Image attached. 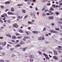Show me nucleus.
I'll return each instance as SVG.
<instances>
[{"label": "nucleus", "mask_w": 62, "mask_h": 62, "mask_svg": "<svg viewBox=\"0 0 62 62\" xmlns=\"http://www.w3.org/2000/svg\"><path fill=\"white\" fill-rule=\"evenodd\" d=\"M51 5V3H49L48 4H47V6H50V5Z\"/></svg>", "instance_id": "7c9ffc66"}, {"label": "nucleus", "mask_w": 62, "mask_h": 62, "mask_svg": "<svg viewBox=\"0 0 62 62\" xmlns=\"http://www.w3.org/2000/svg\"><path fill=\"white\" fill-rule=\"evenodd\" d=\"M45 12H46V11H49V10H47V9H45Z\"/></svg>", "instance_id": "c85d7f7f"}, {"label": "nucleus", "mask_w": 62, "mask_h": 62, "mask_svg": "<svg viewBox=\"0 0 62 62\" xmlns=\"http://www.w3.org/2000/svg\"><path fill=\"white\" fill-rule=\"evenodd\" d=\"M49 19L50 20H53L54 19V16H50L48 17Z\"/></svg>", "instance_id": "6e6552de"}, {"label": "nucleus", "mask_w": 62, "mask_h": 62, "mask_svg": "<svg viewBox=\"0 0 62 62\" xmlns=\"http://www.w3.org/2000/svg\"><path fill=\"white\" fill-rule=\"evenodd\" d=\"M22 43H23V41H21L20 43V44H21V45H22Z\"/></svg>", "instance_id": "3c124183"}, {"label": "nucleus", "mask_w": 62, "mask_h": 62, "mask_svg": "<svg viewBox=\"0 0 62 62\" xmlns=\"http://www.w3.org/2000/svg\"><path fill=\"white\" fill-rule=\"evenodd\" d=\"M58 23L59 24H62V21H59L58 22Z\"/></svg>", "instance_id": "dca6fc26"}, {"label": "nucleus", "mask_w": 62, "mask_h": 62, "mask_svg": "<svg viewBox=\"0 0 62 62\" xmlns=\"http://www.w3.org/2000/svg\"><path fill=\"white\" fill-rule=\"evenodd\" d=\"M11 41L12 42H15V40H12Z\"/></svg>", "instance_id": "37998d69"}, {"label": "nucleus", "mask_w": 62, "mask_h": 62, "mask_svg": "<svg viewBox=\"0 0 62 62\" xmlns=\"http://www.w3.org/2000/svg\"><path fill=\"white\" fill-rule=\"evenodd\" d=\"M58 52H59L60 53H61V51L60 50H58Z\"/></svg>", "instance_id": "4d7b16f0"}, {"label": "nucleus", "mask_w": 62, "mask_h": 62, "mask_svg": "<svg viewBox=\"0 0 62 62\" xmlns=\"http://www.w3.org/2000/svg\"><path fill=\"white\" fill-rule=\"evenodd\" d=\"M3 37H0V39H3Z\"/></svg>", "instance_id": "49530a36"}, {"label": "nucleus", "mask_w": 62, "mask_h": 62, "mask_svg": "<svg viewBox=\"0 0 62 62\" xmlns=\"http://www.w3.org/2000/svg\"><path fill=\"white\" fill-rule=\"evenodd\" d=\"M9 34H7L6 35V36H7V37H8L9 36Z\"/></svg>", "instance_id": "0e129e2a"}, {"label": "nucleus", "mask_w": 62, "mask_h": 62, "mask_svg": "<svg viewBox=\"0 0 62 62\" xmlns=\"http://www.w3.org/2000/svg\"><path fill=\"white\" fill-rule=\"evenodd\" d=\"M32 32L34 34H38V33H39L38 32L36 31H33Z\"/></svg>", "instance_id": "4468645a"}, {"label": "nucleus", "mask_w": 62, "mask_h": 62, "mask_svg": "<svg viewBox=\"0 0 62 62\" xmlns=\"http://www.w3.org/2000/svg\"><path fill=\"white\" fill-rule=\"evenodd\" d=\"M17 6H21V4H19L17 5Z\"/></svg>", "instance_id": "603ef678"}, {"label": "nucleus", "mask_w": 62, "mask_h": 62, "mask_svg": "<svg viewBox=\"0 0 62 62\" xmlns=\"http://www.w3.org/2000/svg\"><path fill=\"white\" fill-rule=\"evenodd\" d=\"M61 29H62V26H61L60 27Z\"/></svg>", "instance_id": "774afa93"}, {"label": "nucleus", "mask_w": 62, "mask_h": 62, "mask_svg": "<svg viewBox=\"0 0 62 62\" xmlns=\"http://www.w3.org/2000/svg\"><path fill=\"white\" fill-rule=\"evenodd\" d=\"M45 57L46 59H49V60L50 59V58L48 57V56H45Z\"/></svg>", "instance_id": "aec40b11"}, {"label": "nucleus", "mask_w": 62, "mask_h": 62, "mask_svg": "<svg viewBox=\"0 0 62 62\" xmlns=\"http://www.w3.org/2000/svg\"><path fill=\"white\" fill-rule=\"evenodd\" d=\"M16 36H19V35H20V34H19L18 33H16Z\"/></svg>", "instance_id": "58836bf2"}, {"label": "nucleus", "mask_w": 62, "mask_h": 62, "mask_svg": "<svg viewBox=\"0 0 62 62\" xmlns=\"http://www.w3.org/2000/svg\"><path fill=\"white\" fill-rule=\"evenodd\" d=\"M14 48H11V50H12V51H13L14 50Z\"/></svg>", "instance_id": "8fccbe9b"}, {"label": "nucleus", "mask_w": 62, "mask_h": 62, "mask_svg": "<svg viewBox=\"0 0 62 62\" xmlns=\"http://www.w3.org/2000/svg\"><path fill=\"white\" fill-rule=\"evenodd\" d=\"M45 10V8H43V9H42V10Z\"/></svg>", "instance_id": "5fc2aeb1"}, {"label": "nucleus", "mask_w": 62, "mask_h": 62, "mask_svg": "<svg viewBox=\"0 0 62 62\" xmlns=\"http://www.w3.org/2000/svg\"><path fill=\"white\" fill-rule=\"evenodd\" d=\"M2 46H5L6 45V42H4L2 43Z\"/></svg>", "instance_id": "39448f33"}, {"label": "nucleus", "mask_w": 62, "mask_h": 62, "mask_svg": "<svg viewBox=\"0 0 62 62\" xmlns=\"http://www.w3.org/2000/svg\"><path fill=\"white\" fill-rule=\"evenodd\" d=\"M50 10L51 11V10H54V9L53 7H51L50 9Z\"/></svg>", "instance_id": "5701e85b"}, {"label": "nucleus", "mask_w": 62, "mask_h": 62, "mask_svg": "<svg viewBox=\"0 0 62 62\" xmlns=\"http://www.w3.org/2000/svg\"><path fill=\"white\" fill-rule=\"evenodd\" d=\"M4 15L5 16H6V17H7V14H6V13H4Z\"/></svg>", "instance_id": "de8ad7c7"}, {"label": "nucleus", "mask_w": 62, "mask_h": 62, "mask_svg": "<svg viewBox=\"0 0 62 62\" xmlns=\"http://www.w3.org/2000/svg\"><path fill=\"white\" fill-rule=\"evenodd\" d=\"M42 40H43H43H44V39H45V38H44V37H43L42 38Z\"/></svg>", "instance_id": "79ce46f5"}, {"label": "nucleus", "mask_w": 62, "mask_h": 62, "mask_svg": "<svg viewBox=\"0 0 62 62\" xmlns=\"http://www.w3.org/2000/svg\"><path fill=\"white\" fill-rule=\"evenodd\" d=\"M55 30H59V28H55Z\"/></svg>", "instance_id": "72a5a7b5"}, {"label": "nucleus", "mask_w": 62, "mask_h": 62, "mask_svg": "<svg viewBox=\"0 0 62 62\" xmlns=\"http://www.w3.org/2000/svg\"><path fill=\"white\" fill-rule=\"evenodd\" d=\"M31 16H32V17H33L34 18H35V19H36L37 18V17L36 16H35V14H31Z\"/></svg>", "instance_id": "20e7f679"}, {"label": "nucleus", "mask_w": 62, "mask_h": 62, "mask_svg": "<svg viewBox=\"0 0 62 62\" xmlns=\"http://www.w3.org/2000/svg\"><path fill=\"white\" fill-rule=\"evenodd\" d=\"M58 47L60 48V50H62V49L61 48L62 47H61V46H59Z\"/></svg>", "instance_id": "c756f323"}, {"label": "nucleus", "mask_w": 62, "mask_h": 62, "mask_svg": "<svg viewBox=\"0 0 62 62\" xmlns=\"http://www.w3.org/2000/svg\"><path fill=\"white\" fill-rule=\"evenodd\" d=\"M4 61L3 60H1L0 61V62H3Z\"/></svg>", "instance_id": "e433bc0d"}, {"label": "nucleus", "mask_w": 62, "mask_h": 62, "mask_svg": "<svg viewBox=\"0 0 62 62\" xmlns=\"http://www.w3.org/2000/svg\"><path fill=\"white\" fill-rule=\"evenodd\" d=\"M23 40H24V41H26V39H25V38H23Z\"/></svg>", "instance_id": "864d4df0"}, {"label": "nucleus", "mask_w": 62, "mask_h": 62, "mask_svg": "<svg viewBox=\"0 0 62 62\" xmlns=\"http://www.w3.org/2000/svg\"><path fill=\"white\" fill-rule=\"evenodd\" d=\"M17 18H18V19H22V18H23V16H17Z\"/></svg>", "instance_id": "f8f14e48"}, {"label": "nucleus", "mask_w": 62, "mask_h": 62, "mask_svg": "<svg viewBox=\"0 0 62 62\" xmlns=\"http://www.w3.org/2000/svg\"><path fill=\"white\" fill-rule=\"evenodd\" d=\"M10 2L9 1H7L5 2V4L6 5H7V4L8 5V4H10Z\"/></svg>", "instance_id": "ddd939ff"}, {"label": "nucleus", "mask_w": 62, "mask_h": 62, "mask_svg": "<svg viewBox=\"0 0 62 62\" xmlns=\"http://www.w3.org/2000/svg\"><path fill=\"white\" fill-rule=\"evenodd\" d=\"M24 38L25 39H29L30 38V37H24Z\"/></svg>", "instance_id": "393cba45"}, {"label": "nucleus", "mask_w": 62, "mask_h": 62, "mask_svg": "<svg viewBox=\"0 0 62 62\" xmlns=\"http://www.w3.org/2000/svg\"><path fill=\"white\" fill-rule=\"evenodd\" d=\"M1 8H4V6H1V7H0Z\"/></svg>", "instance_id": "c9c22d12"}, {"label": "nucleus", "mask_w": 62, "mask_h": 62, "mask_svg": "<svg viewBox=\"0 0 62 62\" xmlns=\"http://www.w3.org/2000/svg\"><path fill=\"white\" fill-rule=\"evenodd\" d=\"M54 54L55 55H57V52L56 50H54L53 51Z\"/></svg>", "instance_id": "f03ea898"}, {"label": "nucleus", "mask_w": 62, "mask_h": 62, "mask_svg": "<svg viewBox=\"0 0 62 62\" xmlns=\"http://www.w3.org/2000/svg\"><path fill=\"white\" fill-rule=\"evenodd\" d=\"M55 13L56 14V15H58V14H60V13H59V12H56Z\"/></svg>", "instance_id": "b1692460"}, {"label": "nucleus", "mask_w": 62, "mask_h": 62, "mask_svg": "<svg viewBox=\"0 0 62 62\" xmlns=\"http://www.w3.org/2000/svg\"><path fill=\"white\" fill-rule=\"evenodd\" d=\"M2 49H3V48H2V47L0 46V50H2Z\"/></svg>", "instance_id": "a18cd8bd"}, {"label": "nucleus", "mask_w": 62, "mask_h": 62, "mask_svg": "<svg viewBox=\"0 0 62 62\" xmlns=\"http://www.w3.org/2000/svg\"><path fill=\"white\" fill-rule=\"evenodd\" d=\"M52 6L54 8H55V5H52Z\"/></svg>", "instance_id": "a878e982"}, {"label": "nucleus", "mask_w": 62, "mask_h": 62, "mask_svg": "<svg viewBox=\"0 0 62 62\" xmlns=\"http://www.w3.org/2000/svg\"><path fill=\"white\" fill-rule=\"evenodd\" d=\"M38 52L39 54H42V52L39 51Z\"/></svg>", "instance_id": "cd10ccee"}, {"label": "nucleus", "mask_w": 62, "mask_h": 62, "mask_svg": "<svg viewBox=\"0 0 62 62\" xmlns=\"http://www.w3.org/2000/svg\"><path fill=\"white\" fill-rule=\"evenodd\" d=\"M53 58L55 60H58V59L57 57L56 56H53Z\"/></svg>", "instance_id": "423d86ee"}, {"label": "nucleus", "mask_w": 62, "mask_h": 62, "mask_svg": "<svg viewBox=\"0 0 62 62\" xmlns=\"http://www.w3.org/2000/svg\"><path fill=\"white\" fill-rule=\"evenodd\" d=\"M46 14H45L43 12L42 13V16L43 17H44V16H46Z\"/></svg>", "instance_id": "2eb2a0df"}, {"label": "nucleus", "mask_w": 62, "mask_h": 62, "mask_svg": "<svg viewBox=\"0 0 62 62\" xmlns=\"http://www.w3.org/2000/svg\"><path fill=\"white\" fill-rule=\"evenodd\" d=\"M16 46H17V47H19V46H21V45L20 44L17 45H16Z\"/></svg>", "instance_id": "f704fd0d"}, {"label": "nucleus", "mask_w": 62, "mask_h": 62, "mask_svg": "<svg viewBox=\"0 0 62 62\" xmlns=\"http://www.w3.org/2000/svg\"><path fill=\"white\" fill-rule=\"evenodd\" d=\"M57 50H60V48H58V47H57Z\"/></svg>", "instance_id": "09e8293b"}, {"label": "nucleus", "mask_w": 62, "mask_h": 62, "mask_svg": "<svg viewBox=\"0 0 62 62\" xmlns=\"http://www.w3.org/2000/svg\"><path fill=\"white\" fill-rule=\"evenodd\" d=\"M42 38H41V37H39L38 39V40H42Z\"/></svg>", "instance_id": "4be33fe9"}, {"label": "nucleus", "mask_w": 62, "mask_h": 62, "mask_svg": "<svg viewBox=\"0 0 62 62\" xmlns=\"http://www.w3.org/2000/svg\"><path fill=\"white\" fill-rule=\"evenodd\" d=\"M13 26L14 27H16V28H18V24L16 23H15L13 24Z\"/></svg>", "instance_id": "f257e3e1"}, {"label": "nucleus", "mask_w": 62, "mask_h": 62, "mask_svg": "<svg viewBox=\"0 0 62 62\" xmlns=\"http://www.w3.org/2000/svg\"><path fill=\"white\" fill-rule=\"evenodd\" d=\"M25 32L27 34V35H29V33H28V32L26 31H25Z\"/></svg>", "instance_id": "473e14b6"}, {"label": "nucleus", "mask_w": 62, "mask_h": 62, "mask_svg": "<svg viewBox=\"0 0 62 62\" xmlns=\"http://www.w3.org/2000/svg\"><path fill=\"white\" fill-rule=\"evenodd\" d=\"M1 17H2V18H3V17H4V16H3V15H2Z\"/></svg>", "instance_id": "13d9d810"}, {"label": "nucleus", "mask_w": 62, "mask_h": 62, "mask_svg": "<svg viewBox=\"0 0 62 62\" xmlns=\"http://www.w3.org/2000/svg\"><path fill=\"white\" fill-rule=\"evenodd\" d=\"M28 17V16H26L24 17V18H27V17Z\"/></svg>", "instance_id": "ea45409f"}, {"label": "nucleus", "mask_w": 62, "mask_h": 62, "mask_svg": "<svg viewBox=\"0 0 62 62\" xmlns=\"http://www.w3.org/2000/svg\"><path fill=\"white\" fill-rule=\"evenodd\" d=\"M22 45H23V44H25V43L24 42H22Z\"/></svg>", "instance_id": "e2e57ef3"}, {"label": "nucleus", "mask_w": 62, "mask_h": 62, "mask_svg": "<svg viewBox=\"0 0 62 62\" xmlns=\"http://www.w3.org/2000/svg\"><path fill=\"white\" fill-rule=\"evenodd\" d=\"M19 31L20 32V33H23V30L21 29H19Z\"/></svg>", "instance_id": "9b49d317"}, {"label": "nucleus", "mask_w": 62, "mask_h": 62, "mask_svg": "<svg viewBox=\"0 0 62 62\" xmlns=\"http://www.w3.org/2000/svg\"><path fill=\"white\" fill-rule=\"evenodd\" d=\"M48 12H49V13H52V11H48Z\"/></svg>", "instance_id": "6e6d98bb"}, {"label": "nucleus", "mask_w": 62, "mask_h": 62, "mask_svg": "<svg viewBox=\"0 0 62 62\" xmlns=\"http://www.w3.org/2000/svg\"><path fill=\"white\" fill-rule=\"evenodd\" d=\"M41 2H45V1L44 0H41Z\"/></svg>", "instance_id": "4c0bfd02"}, {"label": "nucleus", "mask_w": 62, "mask_h": 62, "mask_svg": "<svg viewBox=\"0 0 62 62\" xmlns=\"http://www.w3.org/2000/svg\"><path fill=\"white\" fill-rule=\"evenodd\" d=\"M12 38L13 39H17V37L15 36H13L12 37Z\"/></svg>", "instance_id": "0eeeda50"}, {"label": "nucleus", "mask_w": 62, "mask_h": 62, "mask_svg": "<svg viewBox=\"0 0 62 62\" xmlns=\"http://www.w3.org/2000/svg\"><path fill=\"white\" fill-rule=\"evenodd\" d=\"M8 15H13L14 14L13 13L10 11L8 12Z\"/></svg>", "instance_id": "7ed1b4c3"}, {"label": "nucleus", "mask_w": 62, "mask_h": 62, "mask_svg": "<svg viewBox=\"0 0 62 62\" xmlns=\"http://www.w3.org/2000/svg\"><path fill=\"white\" fill-rule=\"evenodd\" d=\"M28 3L29 5H30L31 3H30V2H28Z\"/></svg>", "instance_id": "052dcab7"}, {"label": "nucleus", "mask_w": 62, "mask_h": 62, "mask_svg": "<svg viewBox=\"0 0 62 62\" xmlns=\"http://www.w3.org/2000/svg\"><path fill=\"white\" fill-rule=\"evenodd\" d=\"M28 23L29 24H33V23L31 22H30V21L28 22Z\"/></svg>", "instance_id": "a211bd4d"}, {"label": "nucleus", "mask_w": 62, "mask_h": 62, "mask_svg": "<svg viewBox=\"0 0 62 62\" xmlns=\"http://www.w3.org/2000/svg\"><path fill=\"white\" fill-rule=\"evenodd\" d=\"M22 10L23 13H26V11L24 10Z\"/></svg>", "instance_id": "6ab92c4d"}, {"label": "nucleus", "mask_w": 62, "mask_h": 62, "mask_svg": "<svg viewBox=\"0 0 62 62\" xmlns=\"http://www.w3.org/2000/svg\"><path fill=\"white\" fill-rule=\"evenodd\" d=\"M35 10H38V9L37 8V7H36V8Z\"/></svg>", "instance_id": "680f3d73"}, {"label": "nucleus", "mask_w": 62, "mask_h": 62, "mask_svg": "<svg viewBox=\"0 0 62 62\" xmlns=\"http://www.w3.org/2000/svg\"><path fill=\"white\" fill-rule=\"evenodd\" d=\"M29 56L30 58H33L34 57V56L33 55H29Z\"/></svg>", "instance_id": "1a4fd4ad"}, {"label": "nucleus", "mask_w": 62, "mask_h": 62, "mask_svg": "<svg viewBox=\"0 0 62 62\" xmlns=\"http://www.w3.org/2000/svg\"><path fill=\"white\" fill-rule=\"evenodd\" d=\"M16 42H19V40H17L16 41Z\"/></svg>", "instance_id": "bf43d9fd"}, {"label": "nucleus", "mask_w": 62, "mask_h": 62, "mask_svg": "<svg viewBox=\"0 0 62 62\" xmlns=\"http://www.w3.org/2000/svg\"><path fill=\"white\" fill-rule=\"evenodd\" d=\"M46 36H49V34H46Z\"/></svg>", "instance_id": "69168bd1"}, {"label": "nucleus", "mask_w": 62, "mask_h": 62, "mask_svg": "<svg viewBox=\"0 0 62 62\" xmlns=\"http://www.w3.org/2000/svg\"><path fill=\"white\" fill-rule=\"evenodd\" d=\"M56 4H57V5H58V2L56 1Z\"/></svg>", "instance_id": "338daca9"}, {"label": "nucleus", "mask_w": 62, "mask_h": 62, "mask_svg": "<svg viewBox=\"0 0 62 62\" xmlns=\"http://www.w3.org/2000/svg\"><path fill=\"white\" fill-rule=\"evenodd\" d=\"M43 55H45V57L46 56H47V55H48L46 54L45 53H43Z\"/></svg>", "instance_id": "2f4dec72"}, {"label": "nucleus", "mask_w": 62, "mask_h": 62, "mask_svg": "<svg viewBox=\"0 0 62 62\" xmlns=\"http://www.w3.org/2000/svg\"><path fill=\"white\" fill-rule=\"evenodd\" d=\"M28 28L29 30H30V29H31V27H28Z\"/></svg>", "instance_id": "c03bdc74"}, {"label": "nucleus", "mask_w": 62, "mask_h": 62, "mask_svg": "<svg viewBox=\"0 0 62 62\" xmlns=\"http://www.w3.org/2000/svg\"><path fill=\"white\" fill-rule=\"evenodd\" d=\"M11 11L12 12H14V9L13 7H12L11 8Z\"/></svg>", "instance_id": "9d476101"}, {"label": "nucleus", "mask_w": 62, "mask_h": 62, "mask_svg": "<svg viewBox=\"0 0 62 62\" xmlns=\"http://www.w3.org/2000/svg\"><path fill=\"white\" fill-rule=\"evenodd\" d=\"M28 48V47H27L23 48V51H25L26 50V49H27Z\"/></svg>", "instance_id": "f3484780"}, {"label": "nucleus", "mask_w": 62, "mask_h": 62, "mask_svg": "<svg viewBox=\"0 0 62 62\" xmlns=\"http://www.w3.org/2000/svg\"><path fill=\"white\" fill-rule=\"evenodd\" d=\"M18 39H21L22 38V37H17Z\"/></svg>", "instance_id": "a19ab883"}, {"label": "nucleus", "mask_w": 62, "mask_h": 62, "mask_svg": "<svg viewBox=\"0 0 62 62\" xmlns=\"http://www.w3.org/2000/svg\"><path fill=\"white\" fill-rule=\"evenodd\" d=\"M47 29V28L46 27H45L44 28V29L43 30V31H45Z\"/></svg>", "instance_id": "412c9836"}, {"label": "nucleus", "mask_w": 62, "mask_h": 62, "mask_svg": "<svg viewBox=\"0 0 62 62\" xmlns=\"http://www.w3.org/2000/svg\"><path fill=\"white\" fill-rule=\"evenodd\" d=\"M51 32H53L54 33H55V31H54V30H53L51 31Z\"/></svg>", "instance_id": "bb28decb"}]
</instances>
